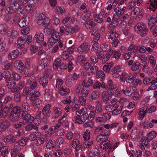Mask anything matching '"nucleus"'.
<instances>
[{"label": "nucleus", "instance_id": "nucleus-48", "mask_svg": "<svg viewBox=\"0 0 157 157\" xmlns=\"http://www.w3.org/2000/svg\"><path fill=\"white\" fill-rule=\"evenodd\" d=\"M152 16L149 20L148 24L149 27L153 26L155 22L157 23V16L156 18H155V16Z\"/></svg>", "mask_w": 157, "mask_h": 157}, {"label": "nucleus", "instance_id": "nucleus-61", "mask_svg": "<svg viewBox=\"0 0 157 157\" xmlns=\"http://www.w3.org/2000/svg\"><path fill=\"white\" fill-rule=\"evenodd\" d=\"M101 48L102 51L107 52L110 49V46L107 44H102L101 46Z\"/></svg>", "mask_w": 157, "mask_h": 157}, {"label": "nucleus", "instance_id": "nucleus-41", "mask_svg": "<svg viewBox=\"0 0 157 157\" xmlns=\"http://www.w3.org/2000/svg\"><path fill=\"white\" fill-rule=\"evenodd\" d=\"M63 47V42L61 40L59 41L58 42V44H56L53 48L52 50V52L53 53L56 52H57L59 48H61Z\"/></svg>", "mask_w": 157, "mask_h": 157}, {"label": "nucleus", "instance_id": "nucleus-23", "mask_svg": "<svg viewBox=\"0 0 157 157\" xmlns=\"http://www.w3.org/2000/svg\"><path fill=\"white\" fill-rule=\"evenodd\" d=\"M26 42V40L24 39V38L21 37L19 38L17 41V48L19 49H21L23 48L24 46V44Z\"/></svg>", "mask_w": 157, "mask_h": 157}, {"label": "nucleus", "instance_id": "nucleus-9", "mask_svg": "<svg viewBox=\"0 0 157 157\" xmlns=\"http://www.w3.org/2000/svg\"><path fill=\"white\" fill-rule=\"evenodd\" d=\"M14 67L16 70L18 72H22L25 68L24 64L20 60H17L14 63Z\"/></svg>", "mask_w": 157, "mask_h": 157}, {"label": "nucleus", "instance_id": "nucleus-34", "mask_svg": "<svg viewBox=\"0 0 157 157\" xmlns=\"http://www.w3.org/2000/svg\"><path fill=\"white\" fill-rule=\"evenodd\" d=\"M116 85L113 84L112 80H109L107 83V89L109 90H112L116 88Z\"/></svg>", "mask_w": 157, "mask_h": 157}, {"label": "nucleus", "instance_id": "nucleus-49", "mask_svg": "<svg viewBox=\"0 0 157 157\" xmlns=\"http://www.w3.org/2000/svg\"><path fill=\"white\" fill-rule=\"evenodd\" d=\"M56 10L58 14H61L65 12L64 8L63 7L59 6H58L56 7Z\"/></svg>", "mask_w": 157, "mask_h": 157}, {"label": "nucleus", "instance_id": "nucleus-42", "mask_svg": "<svg viewBox=\"0 0 157 157\" xmlns=\"http://www.w3.org/2000/svg\"><path fill=\"white\" fill-rule=\"evenodd\" d=\"M113 64V63L112 62L106 63L103 67V70L107 72H109Z\"/></svg>", "mask_w": 157, "mask_h": 157}, {"label": "nucleus", "instance_id": "nucleus-8", "mask_svg": "<svg viewBox=\"0 0 157 157\" xmlns=\"http://www.w3.org/2000/svg\"><path fill=\"white\" fill-rule=\"evenodd\" d=\"M146 7L150 11L154 12L157 8V0H150L149 2L147 3Z\"/></svg>", "mask_w": 157, "mask_h": 157}, {"label": "nucleus", "instance_id": "nucleus-1", "mask_svg": "<svg viewBox=\"0 0 157 157\" xmlns=\"http://www.w3.org/2000/svg\"><path fill=\"white\" fill-rule=\"evenodd\" d=\"M134 29L135 32L140 34L142 37H144L147 34L148 29L146 24L142 22H140L135 26Z\"/></svg>", "mask_w": 157, "mask_h": 157}, {"label": "nucleus", "instance_id": "nucleus-15", "mask_svg": "<svg viewBox=\"0 0 157 157\" xmlns=\"http://www.w3.org/2000/svg\"><path fill=\"white\" fill-rule=\"evenodd\" d=\"M49 75L47 73L44 74L43 77L40 78L39 79V83L41 84L44 87H46L48 82L47 78L48 77Z\"/></svg>", "mask_w": 157, "mask_h": 157}, {"label": "nucleus", "instance_id": "nucleus-14", "mask_svg": "<svg viewBox=\"0 0 157 157\" xmlns=\"http://www.w3.org/2000/svg\"><path fill=\"white\" fill-rule=\"evenodd\" d=\"M53 110L54 113L52 118L53 119L58 117L61 114V109L57 105L53 107Z\"/></svg>", "mask_w": 157, "mask_h": 157}, {"label": "nucleus", "instance_id": "nucleus-58", "mask_svg": "<svg viewBox=\"0 0 157 157\" xmlns=\"http://www.w3.org/2000/svg\"><path fill=\"white\" fill-rule=\"evenodd\" d=\"M7 30L5 26L2 24L0 25V33L2 35H5L6 34Z\"/></svg>", "mask_w": 157, "mask_h": 157}, {"label": "nucleus", "instance_id": "nucleus-20", "mask_svg": "<svg viewBox=\"0 0 157 157\" xmlns=\"http://www.w3.org/2000/svg\"><path fill=\"white\" fill-rule=\"evenodd\" d=\"M41 134L39 132H36L31 133L28 137V139L31 141H34L41 136Z\"/></svg>", "mask_w": 157, "mask_h": 157}, {"label": "nucleus", "instance_id": "nucleus-31", "mask_svg": "<svg viewBox=\"0 0 157 157\" xmlns=\"http://www.w3.org/2000/svg\"><path fill=\"white\" fill-rule=\"evenodd\" d=\"M72 146L73 148H74L76 150H78L81 147L80 142L78 139H74L72 144Z\"/></svg>", "mask_w": 157, "mask_h": 157}, {"label": "nucleus", "instance_id": "nucleus-18", "mask_svg": "<svg viewBox=\"0 0 157 157\" xmlns=\"http://www.w3.org/2000/svg\"><path fill=\"white\" fill-rule=\"evenodd\" d=\"M19 55L18 50L17 49L14 50L9 54L8 58L11 60H13L18 56Z\"/></svg>", "mask_w": 157, "mask_h": 157}, {"label": "nucleus", "instance_id": "nucleus-47", "mask_svg": "<svg viewBox=\"0 0 157 157\" xmlns=\"http://www.w3.org/2000/svg\"><path fill=\"white\" fill-rule=\"evenodd\" d=\"M71 80V76H68L66 81V84L68 87H71L73 86V84Z\"/></svg>", "mask_w": 157, "mask_h": 157}, {"label": "nucleus", "instance_id": "nucleus-33", "mask_svg": "<svg viewBox=\"0 0 157 157\" xmlns=\"http://www.w3.org/2000/svg\"><path fill=\"white\" fill-rule=\"evenodd\" d=\"M135 78V77L133 74L129 73L125 81L127 83L131 84L133 82Z\"/></svg>", "mask_w": 157, "mask_h": 157}, {"label": "nucleus", "instance_id": "nucleus-50", "mask_svg": "<svg viewBox=\"0 0 157 157\" xmlns=\"http://www.w3.org/2000/svg\"><path fill=\"white\" fill-rule=\"evenodd\" d=\"M30 106L28 103L26 102H24L22 104V108L23 109L26 111H29L30 109Z\"/></svg>", "mask_w": 157, "mask_h": 157}, {"label": "nucleus", "instance_id": "nucleus-59", "mask_svg": "<svg viewBox=\"0 0 157 157\" xmlns=\"http://www.w3.org/2000/svg\"><path fill=\"white\" fill-rule=\"evenodd\" d=\"M138 49L137 46L133 44L130 45L128 48V50L134 53Z\"/></svg>", "mask_w": 157, "mask_h": 157}, {"label": "nucleus", "instance_id": "nucleus-64", "mask_svg": "<svg viewBox=\"0 0 157 157\" xmlns=\"http://www.w3.org/2000/svg\"><path fill=\"white\" fill-rule=\"evenodd\" d=\"M153 35L155 37L157 36V26L154 27L153 26L149 27Z\"/></svg>", "mask_w": 157, "mask_h": 157}, {"label": "nucleus", "instance_id": "nucleus-63", "mask_svg": "<svg viewBox=\"0 0 157 157\" xmlns=\"http://www.w3.org/2000/svg\"><path fill=\"white\" fill-rule=\"evenodd\" d=\"M149 62L154 67L155 66L156 61L154 57L152 55L149 56Z\"/></svg>", "mask_w": 157, "mask_h": 157}, {"label": "nucleus", "instance_id": "nucleus-56", "mask_svg": "<svg viewBox=\"0 0 157 157\" xmlns=\"http://www.w3.org/2000/svg\"><path fill=\"white\" fill-rule=\"evenodd\" d=\"M16 84L15 82L13 80H9L7 84V86L9 89L12 88L14 87Z\"/></svg>", "mask_w": 157, "mask_h": 157}, {"label": "nucleus", "instance_id": "nucleus-57", "mask_svg": "<svg viewBox=\"0 0 157 157\" xmlns=\"http://www.w3.org/2000/svg\"><path fill=\"white\" fill-rule=\"evenodd\" d=\"M8 147L4 146L0 149V151L2 153V154L3 156H5V155L8 153Z\"/></svg>", "mask_w": 157, "mask_h": 157}, {"label": "nucleus", "instance_id": "nucleus-40", "mask_svg": "<svg viewBox=\"0 0 157 157\" xmlns=\"http://www.w3.org/2000/svg\"><path fill=\"white\" fill-rule=\"evenodd\" d=\"M20 115L19 113H16L11 112V115L10 117V119L11 121H15L17 120L19 118Z\"/></svg>", "mask_w": 157, "mask_h": 157}, {"label": "nucleus", "instance_id": "nucleus-16", "mask_svg": "<svg viewBox=\"0 0 157 157\" xmlns=\"http://www.w3.org/2000/svg\"><path fill=\"white\" fill-rule=\"evenodd\" d=\"M99 91H94L87 98V100L90 102H92L93 100L97 99L99 97Z\"/></svg>", "mask_w": 157, "mask_h": 157}, {"label": "nucleus", "instance_id": "nucleus-29", "mask_svg": "<svg viewBox=\"0 0 157 157\" xmlns=\"http://www.w3.org/2000/svg\"><path fill=\"white\" fill-rule=\"evenodd\" d=\"M49 61V59L47 58L42 59L39 62L40 66L42 69H43L47 66Z\"/></svg>", "mask_w": 157, "mask_h": 157}, {"label": "nucleus", "instance_id": "nucleus-2", "mask_svg": "<svg viewBox=\"0 0 157 157\" xmlns=\"http://www.w3.org/2000/svg\"><path fill=\"white\" fill-rule=\"evenodd\" d=\"M122 106L117 105H108L105 107V110L108 112H111L113 115L119 114L122 109Z\"/></svg>", "mask_w": 157, "mask_h": 157}, {"label": "nucleus", "instance_id": "nucleus-52", "mask_svg": "<svg viewBox=\"0 0 157 157\" xmlns=\"http://www.w3.org/2000/svg\"><path fill=\"white\" fill-rule=\"evenodd\" d=\"M90 131L89 130L86 129L83 134V137L85 140H89L90 139Z\"/></svg>", "mask_w": 157, "mask_h": 157}, {"label": "nucleus", "instance_id": "nucleus-13", "mask_svg": "<svg viewBox=\"0 0 157 157\" xmlns=\"http://www.w3.org/2000/svg\"><path fill=\"white\" fill-rule=\"evenodd\" d=\"M118 31L115 29H113L108 34V38L111 39L112 40H114L119 36Z\"/></svg>", "mask_w": 157, "mask_h": 157}, {"label": "nucleus", "instance_id": "nucleus-27", "mask_svg": "<svg viewBox=\"0 0 157 157\" xmlns=\"http://www.w3.org/2000/svg\"><path fill=\"white\" fill-rule=\"evenodd\" d=\"M16 140L15 136L12 135L7 136L4 140L5 142L10 143V144L13 143Z\"/></svg>", "mask_w": 157, "mask_h": 157}, {"label": "nucleus", "instance_id": "nucleus-43", "mask_svg": "<svg viewBox=\"0 0 157 157\" xmlns=\"http://www.w3.org/2000/svg\"><path fill=\"white\" fill-rule=\"evenodd\" d=\"M128 74L126 72H123L120 76V80L121 82H124L125 81L127 77L128 76Z\"/></svg>", "mask_w": 157, "mask_h": 157}, {"label": "nucleus", "instance_id": "nucleus-21", "mask_svg": "<svg viewBox=\"0 0 157 157\" xmlns=\"http://www.w3.org/2000/svg\"><path fill=\"white\" fill-rule=\"evenodd\" d=\"M13 5L7 7L6 10V13L8 14H11L14 13L15 10L17 9L21 10L22 9V7H18L16 6H13Z\"/></svg>", "mask_w": 157, "mask_h": 157}, {"label": "nucleus", "instance_id": "nucleus-28", "mask_svg": "<svg viewBox=\"0 0 157 157\" xmlns=\"http://www.w3.org/2000/svg\"><path fill=\"white\" fill-rule=\"evenodd\" d=\"M145 109L144 107L140 108L138 111V114L140 115L139 117L140 120H142L144 117L146 113V110L147 109L145 110Z\"/></svg>", "mask_w": 157, "mask_h": 157}, {"label": "nucleus", "instance_id": "nucleus-62", "mask_svg": "<svg viewBox=\"0 0 157 157\" xmlns=\"http://www.w3.org/2000/svg\"><path fill=\"white\" fill-rule=\"evenodd\" d=\"M51 37L54 38L55 40L58 41L60 39V36L59 33L58 32H53L52 34Z\"/></svg>", "mask_w": 157, "mask_h": 157}, {"label": "nucleus", "instance_id": "nucleus-39", "mask_svg": "<svg viewBox=\"0 0 157 157\" xmlns=\"http://www.w3.org/2000/svg\"><path fill=\"white\" fill-rule=\"evenodd\" d=\"M55 143V140L53 139H50L49 140L48 143L46 146V147L47 149H52L54 147V144Z\"/></svg>", "mask_w": 157, "mask_h": 157}, {"label": "nucleus", "instance_id": "nucleus-55", "mask_svg": "<svg viewBox=\"0 0 157 157\" xmlns=\"http://www.w3.org/2000/svg\"><path fill=\"white\" fill-rule=\"evenodd\" d=\"M137 130L135 128L133 129L131 134L132 139L135 140L137 137Z\"/></svg>", "mask_w": 157, "mask_h": 157}, {"label": "nucleus", "instance_id": "nucleus-3", "mask_svg": "<svg viewBox=\"0 0 157 157\" xmlns=\"http://www.w3.org/2000/svg\"><path fill=\"white\" fill-rule=\"evenodd\" d=\"M46 14L45 12L42 13L40 15L39 19L38 21V23L39 24H42L44 27H47L51 19L49 17H46Z\"/></svg>", "mask_w": 157, "mask_h": 157}, {"label": "nucleus", "instance_id": "nucleus-11", "mask_svg": "<svg viewBox=\"0 0 157 157\" xmlns=\"http://www.w3.org/2000/svg\"><path fill=\"white\" fill-rule=\"evenodd\" d=\"M44 39V36L43 34L42 33H37L35 34L33 40V42L34 43L37 42L38 43H41L42 42Z\"/></svg>", "mask_w": 157, "mask_h": 157}, {"label": "nucleus", "instance_id": "nucleus-5", "mask_svg": "<svg viewBox=\"0 0 157 157\" xmlns=\"http://www.w3.org/2000/svg\"><path fill=\"white\" fill-rule=\"evenodd\" d=\"M79 29V27L77 25H76L74 27L69 26L65 28L64 34L66 35H70L77 32Z\"/></svg>", "mask_w": 157, "mask_h": 157}, {"label": "nucleus", "instance_id": "nucleus-35", "mask_svg": "<svg viewBox=\"0 0 157 157\" xmlns=\"http://www.w3.org/2000/svg\"><path fill=\"white\" fill-rule=\"evenodd\" d=\"M7 35L8 37L14 38L17 36V32L16 30H9L7 32Z\"/></svg>", "mask_w": 157, "mask_h": 157}, {"label": "nucleus", "instance_id": "nucleus-25", "mask_svg": "<svg viewBox=\"0 0 157 157\" xmlns=\"http://www.w3.org/2000/svg\"><path fill=\"white\" fill-rule=\"evenodd\" d=\"M10 125V122L7 121H5L1 122L0 123V132H3Z\"/></svg>", "mask_w": 157, "mask_h": 157}, {"label": "nucleus", "instance_id": "nucleus-19", "mask_svg": "<svg viewBox=\"0 0 157 157\" xmlns=\"http://www.w3.org/2000/svg\"><path fill=\"white\" fill-rule=\"evenodd\" d=\"M51 105L48 104L43 109L42 112L44 116L45 117H49L50 116L51 113L50 108Z\"/></svg>", "mask_w": 157, "mask_h": 157}, {"label": "nucleus", "instance_id": "nucleus-26", "mask_svg": "<svg viewBox=\"0 0 157 157\" xmlns=\"http://www.w3.org/2000/svg\"><path fill=\"white\" fill-rule=\"evenodd\" d=\"M8 113V108L7 106L6 105L3 108L0 109V118L2 117H5L7 116Z\"/></svg>", "mask_w": 157, "mask_h": 157}, {"label": "nucleus", "instance_id": "nucleus-37", "mask_svg": "<svg viewBox=\"0 0 157 157\" xmlns=\"http://www.w3.org/2000/svg\"><path fill=\"white\" fill-rule=\"evenodd\" d=\"M2 75L5 79V80L8 82L11 77V75L8 71H6L3 72Z\"/></svg>", "mask_w": 157, "mask_h": 157}, {"label": "nucleus", "instance_id": "nucleus-46", "mask_svg": "<svg viewBox=\"0 0 157 157\" xmlns=\"http://www.w3.org/2000/svg\"><path fill=\"white\" fill-rule=\"evenodd\" d=\"M101 102L98 101L97 102L96 106L95 108V112L99 114L101 113Z\"/></svg>", "mask_w": 157, "mask_h": 157}, {"label": "nucleus", "instance_id": "nucleus-17", "mask_svg": "<svg viewBox=\"0 0 157 157\" xmlns=\"http://www.w3.org/2000/svg\"><path fill=\"white\" fill-rule=\"evenodd\" d=\"M156 135L157 133L156 132L154 131H152L147 133V137H144V140L147 139L148 141H151L156 137Z\"/></svg>", "mask_w": 157, "mask_h": 157}, {"label": "nucleus", "instance_id": "nucleus-6", "mask_svg": "<svg viewBox=\"0 0 157 157\" xmlns=\"http://www.w3.org/2000/svg\"><path fill=\"white\" fill-rule=\"evenodd\" d=\"M21 116L24 124L27 123H31L34 120V117H31L30 114H28L26 112L23 111Z\"/></svg>", "mask_w": 157, "mask_h": 157}, {"label": "nucleus", "instance_id": "nucleus-45", "mask_svg": "<svg viewBox=\"0 0 157 157\" xmlns=\"http://www.w3.org/2000/svg\"><path fill=\"white\" fill-rule=\"evenodd\" d=\"M113 58L117 60L120 58L121 55L120 51L118 50L113 51Z\"/></svg>", "mask_w": 157, "mask_h": 157}, {"label": "nucleus", "instance_id": "nucleus-30", "mask_svg": "<svg viewBox=\"0 0 157 157\" xmlns=\"http://www.w3.org/2000/svg\"><path fill=\"white\" fill-rule=\"evenodd\" d=\"M90 15V13L89 10H86L82 13L81 17L84 21H86Z\"/></svg>", "mask_w": 157, "mask_h": 157}, {"label": "nucleus", "instance_id": "nucleus-38", "mask_svg": "<svg viewBox=\"0 0 157 157\" xmlns=\"http://www.w3.org/2000/svg\"><path fill=\"white\" fill-rule=\"evenodd\" d=\"M140 66V64L137 62H134L131 67V70L133 71H136L139 70Z\"/></svg>", "mask_w": 157, "mask_h": 157}, {"label": "nucleus", "instance_id": "nucleus-22", "mask_svg": "<svg viewBox=\"0 0 157 157\" xmlns=\"http://www.w3.org/2000/svg\"><path fill=\"white\" fill-rule=\"evenodd\" d=\"M21 150V148L19 146H14L11 151V155L12 157H15L16 155H18V153Z\"/></svg>", "mask_w": 157, "mask_h": 157}, {"label": "nucleus", "instance_id": "nucleus-54", "mask_svg": "<svg viewBox=\"0 0 157 157\" xmlns=\"http://www.w3.org/2000/svg\"><path fill=\"white\" fill-rule=\"evenodd\" d=\"M93 144V141L90 140H85L84 142L83 146L85 148H89Z\"/></svg>", "mask_w": 157, "mask_h": 157}, {"label": "nucleus", "instance_id": "nucleus-36", "mask_svg": "<svg viewBox=\"0 0 157 157\" xmlns=\"http://www.w3.org/2000/svg\"><path fill=\"white\" fill-rule=\"evenodd\" d=\"M70 91L69 89L65 86H62L59 90V93L61 95H64L69 93Z\"/></svg>", "mask_w": 157, "mask_h": 157}, {"label": "nucleus", "instance_id": "nucleus-53", "mask_svg": "<svg viewBox=\"0 0 157 157\" xmlns=\"http://www.w3.org/2000/svg\"><path fill=\"white\" fill-rule=\"evenodd\" d=\"M44 31L45 35L48 36L50 35L52 33H53L54 31V30L53 28H48L46 27L44 29Z\"/></svg>", "mask_w": 157, "mask_h": 157}, {"label": "nucleus", "instance_id": "nucleus-4", "mask_svg": "<svg viewBox=\"0 0 157 157\" xmlns=\"http://www.w3.org/2000/svg\"><path fill=\"white\" fill-rule=\"evenodd\" d=\"M103 141H100L101 147L105 151L106 153L110 151L111 147V144L110 141L107 139H104Z\"/></svg>", "mask_w": 157, "mask_h": 157}, {"label": "nucleus", "instance_id": "nucleus-60", "mask_svg": "<svg viewBox=\"0 0 157 157\" xmlns=\"http://www.w3.org/2000/svg\"><path fill=\"white\" fill-rule=\"evenodd\" d=\"M89 157H99L100 154L97 151H92L89 153Z\"/></svg>", "mask_w": 157, "mask_h": 157}, {"label": "nucleus", "instance_id": "nucleus-32", "mask_svg": "<svg viewBox=\"0 0 157 157\" xmlns=\"http://www.w3.org/2000/svg\"><path fill=\"white\" fill-rule=\"evenodd\" d=\"M113 50L112 49H111L106 54L105 56L103 58L102 60L103 63L104 64L105 63L107 60L110 59L111 55L113 54Z\"/></svg>", "mask_w": 157, "mask_h": 157}, {"label": "nucleus", "instance_id": "nucleus-7", "mask_svg": "<svg viewBox=\"0 0 157 157\" xmlns=\"http://www.w3.org/2000/svg\"><path fill=\"white\" fill-rule=\"evenodd\" d=\"M90 48V45L87 43H85L81 45L77 48V52L81 54L83 52L86 53Z\"/></svg>", "mask_w": 157, "mask_h": 157}, {"label": "nucleus", "instance_id": "nucleus-51", "mask_svg": "<svg viewBox=\"0 0 157 157\" xmlns=\"http://www.w3.org/2000/svg\"><path fill=\"white\" fill-rule=\"evenodd\" d=\"M97 78L100 79V81H102L104 78L105 74L103 71H99L97 73Z\"/></svg>", "mask_w": 157, "mask_h": 157}, {"label": "nucleus", "instance_id": "nucleus-24", "mask_svg": "<svg viewBox=\"0 0 157 157\" xmlns=\"http://www.w3.org/2000/svg\"><path fill=\"white\" fill-rule=\"evenodd\" d=\"M122 67L121 66H116L112 69V71L114 72L113 75L115 78L119 76L118 72L121 71Z\"/></svg>", "mask_w": 157, "mask_h": 157}, {"label": "nucleus", "instance_id": "nucleus-10", "mask_svg": "<svg viewBox=\"0 0 157 157\" xmlns=\"http://www.w3.org/2000/svg\"><path fill=\"white\" fill-rule=\"evenodd\" d=\"M110 134V132L106 130H104L101 132L100 134L98 135L96 139V140L97 142H100V141H103L104 139H106L105 138H103L101 137H107L109 136Z\"/></svg>", "mask_w": 157, "mask_h": 157}, {"label": "nucleus", "instance_id": "nucleus-44", "mask_svg": "<svg viewBox=\"0 0 157 157\" xmlns=\"http://www.w3.org/2000/svg\"><path fill=\"white\" fill-rule=\"evenodd\" d=\"M118 24V21L112 20V22L108 27V29L110 30L117 26Z\"/></svg>", "mask_w": 157, "mask_h": 157}, {"label": "nucleus", "instance_id": "nucleus-12", "mask_svg": "<svg viewBox=\"0 0 157 157\" xmlns=\"http://www.w3.org/2000/svg\"><path fill=\"white\" fill-rule=\"evenodd\" d=\"M29 21V18L26 17H23L19 21V25L21 28L27 25Z\"/></svg>", "mask_w": 157, "mask_h": 157}]
</instances>
